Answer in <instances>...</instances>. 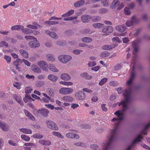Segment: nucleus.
Here are the masks:
<instances>
[{"instance_id":"nucleus-1","label":"nucleus","mask_w":150,"mask_h":150,"mask_svg":"<svg viewBox=\"0 0 150 150\" xmlns=\"http://www.w3.org/2000/svg\"><path fill=\"white\" fill-rule=\"evenodd\" d=\"M120 123L117 122L115 126L114 129L111 130L109 135L108 136V142L104 145L103 147L105 150L108 149L111 144L116 139L117 129Z\"/></svg>"},{"instance_id":"nucleus-2","label":"nucleus","mask_w":150,"mask_h":150,"mask_svg":"<svg viewBox=\"0 0 150 150\" xmlns=\"http://www.w3.org/2000/svg\"><path fill=\"white\" fill-rule=\"evenodd\" d=\"M131 92L130 89L125 90L123 93V95L125 98V100L118 103V106H120L121 105H122V110L123 111H125L128 108L127 105L129 102L130 99Z\"/></svg>"},{"instance_id":"nucleus-3","label":"nucleus","mask_w":150,"mask_h":150,"mask_svg":"<svg viewBox=\"0 0 150 150\" xmlns=\"http://www.w3.org/2000/svg\"><path fill=\"white\" fill-rule=\"evenodd\" d=\"M73 89L71 88H61L59 90V93L64 95L69 94L73 92Z\"/></svg>"},{"instance_id":"nucleus-4","label":"nucleus","mask_w":150,"mask_h":150,"mask_svg":"<svg viewBox=\"0 0 150 150\" xmlns=\"http://www.w3.org/2000/svg\"><path fill=\"white\" fill-rule=\"evenodd\" d=\"M71 58V57L69 55H61L58 59L59 60L63 63H66L69 61Z\"/></svg>"},{"instance_id":"nucleus-5","label":"nucleus","mask_w":150,"mask_h":150,"mask_svg":"<svg viewBox=\"0 0 150 150\" xmlns=\"http://www.w3.org/2000/svg\"><path fill=\"white\" fill-rule=\"evenodd\" d=\"M76 98L79 100H83L86 97L85 93L83 91H79L75 94Z\"/></svg>"},{"instance_id":"nucleus-6","label":"nucleus","mask_w":150,"mask_h":150,"mask_svg":"<svg viewBox=\"0 0 150 150\" xmlns=\"http://www.w3.org/2000/svg\"><path fill=\"white\" fill-rule=\"evenodd\" d=\"M114 114L116 115L117 116V117L113 118L112 120V121H120L123 119V115L120 111H116L114 113Z\"/></svg>"},{"instance_id":"nucleus-7","label":"nucleus","mask_w":150,"mask_h":150,"mask_svg":"<svg viewBox=\"0 0 150 150\" xmlns=\"http://www.w3.org/2000/svg\"><path fill=\"white\" fill-rule=\"evenodd\" d=\"M38 65L40 68L44 71H47L48 67L47 63L43 61H41L38 62Z\"/></svg>"},{"instance_id":"nucleus-8","label":"nucleus","mask_w":150,"mask_h":150,"mask_svg":"<svg viewBox=\"0 0 150 150\" xmlns=\"http://www.w3.org/2000/svg\"><path fill=\"white\" fill-rule=\"evenodd\" d=\"M113 28L110 26H106L103 28L102 30V32L106 34V35H108V34L111 33L113 32Z\"/></svg>"},{"instance_id":"nucleus-9","label":"nucleus","mask_w":150,"mask_h":150,"mask_svg":"<svg viewBox=\"0 0 150 150\" xmlns=\"http://www.w3.org/2000/svg\"><path fill=\"white\" fill-rule=\"evenodd\" d=\"M28 44L30 47L33 48L38 47L40 45L39 42L37 39L29 42Z\"/></svg>"},{"instance_id":"nucleus-10","label":"nucleus","mask_w":150,"mask_h":150,"mask_svg":"<svg viewBox=\"0 0 150 150\" xmlns=\"http://www.w3.org/2000/svg\"><path fill=\"white\" fill-rule=\"evenodd\" d=\"M37 112L38 114H40L44 117H47L49 112V110L45 109H42L37 110Z\"/></svg>"},{"instance_id":"nucleus-11","label":"nucleus","mask_w":150,"mask_h":150,"mask_svg":"<svg viewBox=\"0 0 150 150\" xmlns=\"http://www.w3.org/2000/svg\"><path fill=\"white\" fill-rule=\"evenodd\" d=\"M48 127L50 129L54 130H57L58 128L54 122H47Z\"/></svg>"},{"instance_id":"nucleus-12","label":"nucleus","mask_w":150,"mask_h":150,"mask_svg":"<svg viewBox=\"0 0 150 150\" xmlns=\"http://www.w3.org/2000/svg\"><path fill=\"white\" fill-rule=\"evenodd\" d=\"M139 43V42L138 40H136L133 42L132 44V46L134 49L135 52H133V54L134 55L136 54V53L138 51V46Z\"/></svg>"},{"instance_id":"nucleus-13","label":"nucleus","mask_w":150,"mask_h":150,"mask_svg":"<svg viewBox=\"0 0 150 150\" xmlns=\"http://www.w3.org/2000/svg\"><path fill=\"white\" fill-rule=\"evenodd\" d=\"M23 111L26 116L32 121H34L35 118L33 115L31 114L28 111L25 109L23 110Z\"/></svg>"},{"instance_id":"nucleus-14","label":"nucleus","mask_w":150,"mask_h":150,"mask_svg":"<svg viewBox=\"0 0 150 150\" xmlns=\"http://www.w3.org/2000/svg\"><path fill=\"white\" fill-rule=\"evenodd\" d=\"M14 99L21 105H23V103L21 96L15 94L13 96Z\"/></svg>"},{"instance_id":"nucleus-15","label":"nucleus","mask_w":150,"mask_h":150,"mask_svg":"<svg viewBox=\"0 0 150 150\" xmlns=\"http://www.w3.org/2000/svg\"><path fill=\"white\" fill-rule=\"evenodd\" d=\"M66 136L68 137L71 139L75 138L77 139H78L79 138V136L78 134H74L72 132H69L67 133L66 134Z\"/></svg>"},{"instance_id":"nucleus-16","label":"nucleus","mask_w":150,"mask_h":150,"mask_svg":"<svg viewBox=\"0 0 150 150\" xmlns=\"http://www.w3.org/2000/svg\"><path fill=\"white\" fill-rule=\"evenodd\" d=\"M91 19V17L88 15H83L81 17V20L83 23L88 22Z\"/></svg>"},{"instance_id":"nucleus-17","label":"nucleus","mask_w":150,"mask_h":150,"mask_svg":"<svg viewBox=\"0 0 150 150\" xmlns=\"http://www.w3.org/2000/svg\"><path fill=\"white\" fill-rule=\"evenodd\" d=\"M31 69L35 73L39 74L41 72V69L37 65L35 64L32 65Z\"/></svg>"},{"instance_id":"nucleus-18","label":"nucleus","mask_w":150,"mask_h":150,"mask_svg":"<svg viewBox=\"0 0 150 150\" xmlns=\"http://www.w3.org/2000/svg\"><path fill=\"white\" fill-rule=\"evenodd\" d=\"M38 142L40 144L45 146H49L51 144V142L48 140L40 139Z\"/></svg>"},{"instance_id":"nucleus-19","label":"nucleus","mask_w":150,"mask_h":150,"mask_svg":"<svg viewBox=\"0 0 150 150\" xmlns=\"http://www.w3.org/2000/svg\"><path fill=\"white\" fill-rule=\"evenodd\" d=\"M0 127L4 131L8 130L9 126L5 122H0Z\"/></svg>"},{"instance_id":"nucleus-20","label":"nucleus","mask_w":150,"mask_h":150,"mask_svg":"<svg viewBox=\"0 0 150 150\" xmlns=\"http://www.w3.org/2000/svg\"><path fill=\"white\" fill-rule=\"evenodd\" d=\"M136 20V18L135 16H133L132 17L131 21H127L126 25L128 27H130L132 25L133 23L135 22Z\"/></svg>"},{"instance_id":"nucleus-21","label":"nucleus","mask_w":150,"mask_h":150,"mask_svg":"<svg viewBox=\"0 0 150 150\" xmlns=\"http://www.w3.org/2000/svg\"><path fill=\"white\" fill-rule=\"evenodd\" d=\"M116 29L117 31L120 32H122L124 31L126 29V26L125 25H117L116 27Z\"/></svg>"},{"instance_id":"nucleus-22","label":"nucleus","mask_w":150,"mask_h":150,"mask_svg":"<svg viewBox=\"0 0 150 150\" xmlns=\"http://www.w3.org/2000/svg\"><path fill=\"white\" fill-rule=\"evenodd\" d=\"M150 127V122L144 127V129L142 131L141 134H143L144 135L147 134V132L146 130H147Z\"/></svg>"},{"instance_id":"nucleus-23","label":"nucleus","mask_w":150,"mask_h":150,"mask_svg":"<svg viewBox=\"0 0 150 150\" xmlns=\"http://www.w3.org/2000/svg\"><path fill=\"white\" fill-rule=\"evenodd\" d=\"M61 78L64 80H69L71 79V77L67 74L64 73L62 74L61 75Z\"/></svg>"},{"instance_id":"nucleus-24","label":"nucleus","mask_w":150,"mask_h":150,"mask_svg":"<svg viewBox=\"0 0 150 150\" xmlns=\"http://www.w3.org/2000/svg\"><path fill=\"white\" fill-rule=\"evenodd\" d=\"M119 4V1L118 0H114L112 1L110 5V7L112 8H116Z\"/></svg>"},{"instance_id":"nucleus-25","label":"nucleus","mask_w":150,"mask_h":150,"mask_svg":"<svg viewBox=\"0 0 150 150\" xmlns=\"http://www.w3.org/2000/svg\"><path fill=\"white\" fill-rule=\"evenodd\" d=\"M45 33L47 35H49L50 37L53 38H57V34L54 32H50L48 30H46Z\"/></svg>"},{"instance_id":"nucleus-26","label":"nucleus","mask_w":150,"mask_h":150,"mask_svg":"<svg viewBox=\"0 0 150 150\" xmlns=\"http://www.w3.org/2000/svg\"><path fill=\"white\" fill-rule=\"evenodd\" d=\"M47 93L50 96L53 97L54 95V90L51 88H48L47 89Z\"/></svg>"},{"instance_id":"nucleus-27","label":"nucleus","mask_w":150,"mask_h":150,"mask_svg":"<svg viewBox=\"0 0 150 150\" xmlns=\"http://www.w3.org/2000/svg\"><path fill=\"white\" fill-rule=\"evenodd\" d=\"M62 99L66 102H72L74 99L73 98L70 96H65L62 98Z\"/></svg>"},{"instance_id":"nucleus-28","label":"nucleus","mask_w":150,"mask_h":150,"mask_svg":"<svg viewBox=\"0 0 150 150\" xmlns=\"http://www.w3.org/2000/svg\"><path fill=\"white\" fill-rule=\"evenodd\" d=\"M143 137L141 134L138 135L137 137L134 139L132 142V144H134L138 142H141V140L142 139Z\"/></svg>"},{"instance_id":"nucleus-29","label":"nucleus","mask_w":150,"mask_h":150,"mask_svg":"<svg viewBox=\"0 0 150 150\" xmlns=\"http://www.w3.org/2000/svg\"><path fill=\"white\" fill-rule=\"evenodd\" d=\"M85 3V1L84 0H81L78 1L74 3V6L75 7H78L80 6Z\"/></svg>"},{"instance_id":"nucleus-30","label":"nucleus","mask_w":150,"mask_h":150,"mask_svg":"<svg viewBox=\"0 0 150 150\" xmlns=\"http://www.w3.org/2000/svg\"><path fill=\"white\" fill-rule=\"evenodd\" d=\"M19 130L21 132L25 134H31L32 132V131L29 129L21 128Z\"/></svg>"},{"instance_id":"nucleus-31","label":"nucleus","mask_w":150,"mask_h":150,"mask_svg":"<svg viewBox=\"0 0 150 150\" xmlns=\"http://www.w3.org/2000/svg\"><path fill=\"white\" fill-rule=\"evenodd\" d=\"M21 30L23 33L26 34H29L33 32V30L31 29L28 28H24L23 26V28H21Z\"/></svg>"},{"instance_id":"nucleus-32","label":"nucleus","mask_w":150,"mask_h":150,"mask_svg":"<svg viewBox=\"0 0 150 150\" xmlns=\"http://www.w3.org/2000/svg\"><path fill=\"white\" fill-rule=\"evenodd\" d=\"M20 52L24 58H26L28 57V54L26 51L21 49L20 50Z\"/></svg>"},{"instance_id":"nucleus-33","label":"nucleus","mask_w":150,"mask_h":150,"mask_svg":"<svg viewBox=\"0 0 150 150\" xmlns=\"http://www.w3.org/2000/svg\"><path fill=\"white\" fill-rule=\"evenodd\" d=\"M23 26L21 25H15L12 26L11 27V29L12 30H18L19 29H21V28H23Z\"/></svg>"},{"instance_id":"nucleus-34","label":"nucleus","mask_w":150,"mask_h":150,"mask_svg":"<svg viewBox=\"0 0 150 150\" xmlns=\"http://www.w3.org/2000/svg\"><path fill=\"white\" fill-rule=\"evenodd\" d=\"M48 78L52 81H56L58 79V78L57 76L51 74L48 76Z\"/></svg>"},{"instance_id":"nucleus-35","label":"nucleus","mask_w":150,"mask_h":150,"mask_svg":"<svg viewBox=\"0 0 150 150\" xmlns=\"http://www.w3.org/2000/svg\"><path fill=\"white\" fill-rule=\"evenodd\" d=\"M93 26L95 28H100L104 26V25L100 23H97L93 24Z\"/></svg>"},{"instance_id":"nucleus-36","label":"nucleus","mask_w":150,"mask_h":150,"mask_svg":"<svg viewBox=\"0 0 150 150\" xmlns=\"http://www.w3.org/2000/svg\"><path fill=\"white\" fill-rule=\"evenodd\" d=\"M59 83L60 84L67 86H71L73 84L72 82L65 81H60L59 82Z\"/></svg>"},{"instance_id":"nucleus-37","label":"nucleus","mask_w":150,"mask_h":150,"mask_svg":"<svg viewBox=\"0 0 150 150\" xmlns=\"http://www.w3.org/2000/svg\"><path fill=\"white\" fill-rule=\"evenodd\" d=\"M108 79L106 78H104L102 79L99 82L98 84L100 86H102L105 84L107 81Z\"/></svg>"},{"instance_id":"nucleus-38","label":"nucleus","mask_w":150,"mask_h":150,"mask_svg":"<svg viewBox=\"0 0 150 150\" xmlns=\"http://www.w3.org/2000/svg\"><path fill=\"white\" fill-rule=\"evenodd\" d=\"M49 66V69L50 70L52 71L55 72H57L58 71V69H57L54 66L53 64H50Z\"/></svg>"},{"instance_id":"nucleus-39","label":"nucleus","mask_w":150,"mask_h":150,"mask_svg":"<svg viewBox=\"0 0 150 150\" xmlns=\"http://www.w3.org/2000/svg\"><path fill=\"white\" fill-rule=\"evenodd\" d=\"M36 25H28L27 26V27L28 28H30L32 29H37L38 28V26H40L38 24H36Z\"/></svg>"},{"instance_id":"nucleus-40","label":"nucleus","mask_w":150,"mask_h":150,"mask_svg":"<svg viewBox=\"0 0 150 150\" xmlns=\"http://www.w3.org/2000/svg\"><path fill=\"white\" fill-rule=\"evenodd\" d=\"M82 40L84 42H89L92 41V39L90 38L85 37L82 39Z\"/></svg>"},{"instance_id":"nucleus-41","label":"nucleus","mask_w":150,"mask_h":150,"mask_svg":"<svg viewBox=\"0 0 150 150\" xmlns=\"http://www.w3.org/2000/svg\"><path fill=\"white\" fill-rule=\"evenodd\" d=\"M46 57L47 59L50 61H53L54 59V58L53 55H52L51 54H48L46 56Z\"/></svg>"},{"instance_id":"nucleus-42","label":"nucleus","mask_w":150,"mask_h":150,"mask_svg":"<svg viewBox=\"0 0 150 150\" xmlns=\"http://www.w3.org/2000/svg\"><path fill=\"white\" fill-rule=\"evenodd\" d=\"M33 90L32 88L30 87H27L25 88V92L26 94H28L31 93Z\"/></svg>"},{"instance_id":"nucleus-43","label":"nucleus","mask_w":150,"mask_h":150,"mask_svg":"<svg viewBox=\"0 0 150 150\" xmlns=\"http://www.w3.org/2000/svg\"><path fill=\"white\" fill-rule=\"evenodd\" d=\"M21 137L22 139L26 141H29L30 139V138L29 137L24 134L21 135Z\"/></svg>"},{"instance_id":"nucleus-44","label":"nucleus","mask_w":150,"mask_h":150,"mask_svg":"<svg viewBox=\"0 0 150 150\" xmlns=\"http://www.w3.org/2000/svg\"><path fill=\"white\" fill-rule=\"evenodd\" d=\"M21 84L18 82H15L13 83V86L18 89H20L21 88Z\"/></svg>"},{"instance_id":"nucleus-45","label":"nucleus","mask_w":150,"mask_h":150,"mask_svg":"<svg viewBox=\"0 0 150 150\" xmlns=\"http://www.w3.org/2000/svg\"><path fill=\"white\" fill-rule=\"evenodd\" d=\"M82 75L83 77H85L88 79H91L92 78V77L91 76H90L87 73H84L82 74Z\"/></svg>"},{"instance_id":"nucleus-46","label":"nucleus","mask_w":150,"mask_h":150,"mask_svg":"<svg viewBox=\"0 0 150 150\" xmlns=\"http://www.w3.org/2000/svg\"><path fill=\"white\" fill-rule=\"evenodd\" d=\"M91 19L93 22H98L101 19V18L99 16H95L93 17Z\"/></svg>"},{"instance_id":"nucleus-47","label":"nucleus","mask_w":150,"mask_h":150,"mask_svg":"<svg viewBox=\"0 0 150 150\" xmlns=\"http://www.w3.org/2000/svg\"><path fill=\"white\" fill-rule=\"evenodd\" d=\"M0 43L1 44L0 47L4 46L6 47H8V44L5 41H2Z\"/></svg>"},{"instance_id":"nucleus-48","label":"nucleus","mask_w":150,"mask_h":150,"mask_svg":"<svg viewBox=\"0 0 150 150\" xmlns=\"http://www.w3.org/2000/svg\"><path fill=\"white\" fill-rule=\"evenodd\" d=\"M33 138L37 139H41L43 138V136L40 134H34L32 136Z\"/></svg>"},{"instance_id":"nucleus-49","label":"nucleus","mask_w":150,"mask_h":150,"mask_svg":"<svg viewBox=\"0 0 150 150\" xmlns=\"http://www.w3.org/2000/svg\"><path fill=\"white\" fill-rule=\"evenodd\" d=\"M25 38L26 40H36V38L33 36L31 35H26L25 37Z\"/></svg>"},{"instance_id":"nucleus-50","label":"nucleus","mask_w":150,"mask_h":150,"mask_svg":"<svg viewBox=\"0 0 150 150\" xmlns=\"http://www.w3.org/2000/svg\"><path fill=\"white\" fill-rule=\"evenodd\" d=\"M124 12L125 14L127 15H129L130 14V11L129 8L125 7L124 9Z\"/></svg>"},{"instance_id":"nucleus-51","label":"nucleus","mask_w":150,"mask_h":150,"mask_svg":"<svg viewBox=\"0 0 150 150\" xmlns=\"http://www.w3.org/2000/svg\"><path fill=\"white\" fill-rule=\"evenodd\" d=\"M90 147L92 150H97L98 148V146L96 144H92L91 145Z\"/></svg>"},{"instance_id":"nucleus-52","label":"nucleus","mask_w":150,"mask_h":150,"mask_svg":"<svg viewBox=\"0 0 150 150\" xmlns=\"http://www.w3.org/2000/svg\"><path fill=\"white\" fill-rule=\"evenodd\" d=\"M53 135L57 136L58 137H60L61 138H63V136L61 134L58 132H53Z\"/></svg>"},{"instance_id":"nucleus-53","label":"nucleus","mask_w":150,"mask_h":150,"mask_svg":"<svg viewBox=\"0 0 150 150\" xmlns=\"http://www.w3.org/2000/svg\"><path fill=\"white\" fill-rule=\"evenodd\" d=\"M102 48L103 50H109L111 49H112V47L110 45H105L103 46Z\"/></svg>"},{"instance_id":"nucleus-54","label":"nucleus","mask_w":150,"mask_h":150,"mask_svg":"<svg viewBox=\"0 0 150 150\" xmlns=\"http://www.w3.org/2000/svg\"><path fill=\"white\" fill-rule=\"evenodd\" d=\"M74 144L76 146H80L83 147H84L85 146V145L84 143L80 142H76Z\"/></svg>"},{"instance_id":"nucleus-55","label":"nucleus","mask_w":150,"mask_h":150,"mask_svg":"<svg viewBox=\"0 0 150 150\" xmlns=\"http://www.w3.org/2000/svg\"><path fill=\"white\" fill-rule=\"evenodd\" d=\"M110 54L107 51H105L102 52L101 53V57H105L108 56Z\"/></svg>"},{"instance_id":"nucleus-56","label":"nucleus","mask_w":150,"mask_h":150,"mask_svg":"<svg viewBox=\"0 0 150 150\" xmlns=\"http://www.w3.org/2000/svg\"><path fill=\"white\" fill-rule=\"evenodd\" d=\"M4 57L5 59L7 61V62L9 64L11 60V57L5 55L4 56Z\"/></svg>"},{"instance_id":"nucleus-57","label":"nucleus","mask_w":150,"mask_h":150,"mask_svg":"<svg viewBox=\"0 0 150 150\" xmlns=\"http://www.w3.org/2000/svg\"><path fill=\"white\" fill-rule=\"evenodd\" d=\"M66 42L64 41H59L58 42H57V43L56 44L57 45H60V46H64L66 44Z\"/></svg>"},{"instance_id":"nucleus-58","label":"nucleus","mask_w":150,"mask_h":150,"mask_svg":"<svg viewBox=\"0 0 150 150\" xmlns=\"http://www.w3.org/2000/svg\"><path fill=\"white\" fill-rule=\"evenodd\" d=\"M106 105L105 104H102L101 105L102 110L103 111L106 112L108 111V108L106 107Z\"/></svg>"},{"instance_id":"nucleus-59","label":"nucleus","mask_w":150,"mask_h":150,"mask_svg":"<svg viewBox=\"0 0 150 150\" xmlns=\"http://www.w3.org/2000/svg\"><path fill=\"white\" fill-rule=\"evenodd\" d=\"M88 66L90 67L95 66L96 65V63L94 62H90L88 64Z\"/></svg>"},{"instance_id":"nucleus-60","label":"nucleus","mask_w":150,"mask_h":150,"mask_svg":"<svg viewBox=\"0 0 150 150\" xmlns=\"http://www.w3.org/2000/svg\"><path fill=\"white\" fill-rule=\"evenodd\" d=\"M8 143L12 146H16L17 145V144L13 142V141L11 140H9L8 141Z\"/></svg>"},{"instance_id":"nucleus-61","label":"nucleus","mask_w":150,"mask_h":150,"mask_svg":"<svg viewBox=\"0 0 150 150\" xmlns=\"http://www.w3.org/2000/svg\"><path fill=\"white\" fill-rule=\"evenodd\" d=\"M46 23L49 25H54L57 24L58 23V22L54 21H47Z\"/></svg>"},{"instance_id":"nucleus-62","label":"nucleus","mask_w":150,"mask_h":150,"mask_svg":"<svg viewBox=\"0 0 150 150\" xmlns=\"http://www.w3.org/2000/svg\"><path fill=\"white\" fill-rule=\"evenodd\" d=\"M25 98H24L23 99V100L26 103L27 102V101L26 100V99L28 98L30 100H34L33 99V98H31L30 96H29L27 94H26L25 95Z\"/></svg>"},{"instance_id":"nucleus-63","label":"nucleus","mask_w":150,"mask_h":150,"mask_svg":"<svg viewBox=\"0 0 150 150\" xmlns=\"http://www.w3.org/2000/svg\"><path fill=\"white\" fill-rule=\"evenodd\" d=\"M45 105L48 108L51 109V110H53L54 109V106L51 104H46Z\"/></svg>"},{"instance_id":"nucleus-64","label":"nucleus","mask_w":150,"mask_h":150,"mask_svg":"<svg viewBox=\"0 0 150 150\" xmlns=\"http://www.w3.org/2000/svg\"><path fill=\"white\" fill-rule=\"evenodd\" d=\"M103 5L104 6H109V4L108 1L106 0L103 1L102 2Z\"/></svg>"}]
</instances>
